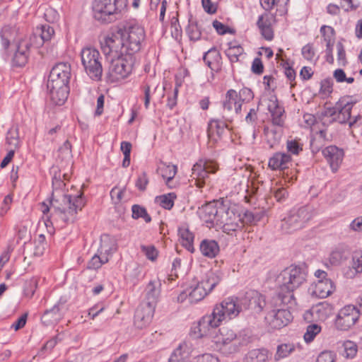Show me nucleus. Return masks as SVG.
<instances>
[{
  "instance_id": "obj_49",
  "label": "nucleus",
  "mask_w": 362,
  "mask_h": 362,
  "mask_svg": "<svg viewBox=\"0 0 362 362\" xmlns=\"http://www.w3.org/2000/svg\"><path fill=\"white\" fill-rule=\"evenodd\" d=\"M243 53V48L240 45L231 46L230 45L228 49L226 50V54L231 63L238 62L239 57Z\"/></svg>"
},
{
  "instance_id": "obj_31",
  "label": "nucleus",
  "mask_w": 362,
  "mask_h": 362,
  "mask_svg": "<svg viewBox=\"0 0 362 362\" xmlns=\"http://www.w3.org/2000/svg\"><path fill=\"white\" fill-rule=\"evenodd\" d=\"M199 250L202 255L208 258H214L219 252V245L214 240L204 239L199 245Z\"/></svg>"
},
{
  "instance_id": "obj_43",
  "label": "nucleus",
  "mask_w": 362,
  "mask_h": 362,
  "mask_svg": "<svg viewBox=\"0 0 362 362\" xmlns=\"http://www.w3.org/2000/svg\"><path fill=\"white\" fill-rule=\"evenodd\" d=\"M341 349V354L346 358H353L358 351L356 344L349 340L343 343Z\"/></svg>"
},
{
  "instance_id": "obj_34",
  "label": "nucleus",
  "mask_w": 362,
  "mask_h": 362,
  "mask_svg": "<svg viewBox=\"0 0 362 362\" xmlns=\"http://www.w3.org/2000/svg\"><path fill=\"white\" fill-rule=\"evenodd\" d=\"M226 223H242V219L239 215H237L233 209L224 205L220 211V217L217 226Z\"/></svg>"
},
{
  "instance_id": "obj_22",
  "label": "nucleus",
  "mask_w": 362,
  "mask_h": 362,
  "mask_svg": "<svg viewBox=\"0 0 362 362\" xmlns=\"http://www.w3.org/2000/svg\"><path fill=\"white\" fill-rule=\"evenodd\" d=\"M223 112L230 113L233 111L238 115L241 112L242 104L238 100V93L233 89L228 90L222 103Z\"/></svg>"
},
{
  "instance_id": "obj_40",
  "label": "nucleus",
  "mask_w": 362,
  "mask_h": 362,
  "mask_svg": "<svg viewBox=\"0 0 362 362\" xmlns=\"http://www.w3.org/2000/svg\"><path fill=\"white\" fill-rule=\"evenodd\" d=\"M349 251L342 247L335 248L329 255V262L332 265H339L348 259Z\"/></svg>"
},
{
  "instance_id": "obj_33",
  "label": "nucleus",
  "mask_w": 362,
  "mask_h": 362,
  "mask_svg": "<svg viewBox=\"0 0 362 362\" xmlns=\"http://www.w3.org/2000/svg\"><path fill=\"white\" fill-rule=\"evenodd\" d=\"M257 25L260 30L261 35L265 40H272L274 38V32L268 15L259 16Z\"/></svg>"
},
{
  "instance_id": "obj_15",
  "label": "nucleus",
  "mask_w": 362,
  "mask_h": 362,
  "mask_svg": "<svg viewBox=\"0 0 362 362\" xmlns=\"http://www.w3.org/2000/svg\"><path fill=\"white\" fill-rule=\"evenodd\" d=\"M293 319L292 314L287 309H277L269 312L265 321L272 329H281L286 326Z\"/></svg>"
},
{
  "instance_id": "obj_17",
  "label": "nucleus",
  "mask_w": 362,
  "mask_h": 362,
  "mask_svg": "<svg viewBox=\"0 0 362 362\" xmlns=\"http://www.w3.org/2000/svg\"><path fill=\"white\" fill-rule=\"evenodd\" d=\"M220 324L219 320L211 313L210 315L202 317L197 324L192 328V332L196 337L202 338L208 335L211 329L218 327Z\"/></svg>"
},
{
  "instance_id": "obj_20",
  "label": "nucleus",
  "mask_w": 362,
  "mask_h": 362,
  "mask_svg": "<svg viewBox=\"0 0 362 362\" xmlns=\"http://www.w3.org/2000/svg\"><path fill=\"white\" fill-rule=\"evenodd\" d=\"M291 155L284 152H276L269 159L268 166L272 170L284 171L292 166Z\"/></svg>"
},
{
  "instance_id": "obj_12",
  "label": "nucleus",
  "mask_w": 362,
  "mask_h": 362,
  "mask_svg": "<svg viewBox=\"0 0 362 362\" xmlns=\"http://www.w3.org/2000/svg\"><path fill=\"white\" fill-rule=\"evenodd\" d=\"M360 310L354 305H347L341 308L335 319L337 329L347 331L359 320Z\"/></svg>"
},
{
  "instance_id": "obj_45",
  "label": "nucleus",
  "mask_w": 362,
  "mask_h": 362,
  "mask_svg": "<svg viewBox=\"0 0 362 362\" xmlns=\"http://www.w3.org/2000/svg\"><path fill=\"white\" fill-rule=\"evenodd\" d=\"M295 350V345L293 344H282L277 346L276 353L274 356L276 361L286 358L290 355Z\"/></svg>"
},
{
  "instance_id": "obj_36",
  "label": "nucleus",
  "mask_w": 362,
  "mask_h": 362,
  "mask_svg": "<svg viewBox=\"0 0 362 362\" xmlns=\"http://www.w3.org/2000/svg\"><path fill=\"white\" fill-rule=\"evenodd\" d=\"M188 22L186 33L189 40L194 42L199 40L202 35V26L196 20L193 19L192 16L189 18Z\"/></svg>"
},
{
  "instance_id": "obj_11",
  "label": "nucleus",
  "mask_w": 362,
  "mask_h": 362,
  "mask_svg": "<svg viewBox=\"0 0 362 362\" xmlns=\"http://www.w3.org/2000/svg\"><path fill=\"white\" fill-rule=\"evenodd\" d=\"M218 169L216 162L211 160H199L192 169V182L199 188L205 185V180L209 173H215Z\"/></svg>"
},
{
  "instance_id": "obj_16",
  "label": "nucleus",
  "mask_w": 362,
  "mask_h": 362,
  "mask_svg": "<svg viewBox=\"0 0 362 362\" xmlns=\"http://www.w3.org/2000/svg\"><path fill=\"white\" fill-rule=\"evenodd\" d=\"M223 202L213 201L203 205L199 210L200 218L206 223L218 225L220 211L224 206Z\"/></svg>"
},
{
  "instance_id": "obj_53",
  "label": "nucleus",
  "mask_w": 362,
  "mask_h": 362,
  "mask_svg": "<svg viewBox=\"0 0 362 362\" xmlns=\"http://www.w3.org/2000/svg\"><path fill=\"white\" fill-rule=\"evenodd\" d=\"M238 96V100L240 102V104L243 105L244 103H249L254 98V93L250 88L244 87L239 90Z\"/></svg>"
},
{
  "instance_id": "obj_64",
  "label": "nucleus",
  "mask_w": 362,
  "mask_h": 362,
  "mask_svg": "<svg viewBox=\"0 0 362 362\" xmlns=\"http://www.w3.org/2000/svg\"><path fill=\"white\" fill-rule=\"evenodd\" d=\"M193 362H219V360L213 354H204L194 358Z\"/></svg>"
},
{
  "instance_id": "obj_28",
  "label": "nucleus",
  "mask_w": 362,
  "mask_h": 362,
  "mask_svg": "<svg viewBox=\"0 0 362 362\" xmlns=\"http://www.w3.org/2000/svg\"><path fill=\"white\" fill-rule=\"evenodd\" d=\"M283 127L273 126L272 127H265L264 133L266 136L267 142L269 145V148H273L279 144L282 135Z\"/></svg>"
},
{
  "instance_id": "obj_57",
  "label": "nucleus",
  "mask_w": 362,
  "mask_h": 362,
  "mask_svg": "<svg viewBox=\"0 0 362 362\" xmlns=\"http://www.w3.org/2000/svg\"><path fill=\"white\" fill-rule=\"evenodd\" d=\"M44 44V41L37 33L36 30L30 37V42L26 45V49L29 50L31 47L38 48Z\"/></svg>"
},
{
  "instance_id": "obj_26",
  "label": "nucleus",
  "mask_w": 362,
  "mask_h": 362,
  "mask_svg": "<svg viewBox=\"0 0 362 362\" xmlns=\"http://www.w3.org/2000/svg\"><path fill=\"white\" fill-rule=\"evenodd\" d=\"M334 291L333 282L330 279H320L315 283L313 295L320 298H325Z\"/></svg>"
},
{
  "instance_id": "obj_50",
  "label": "nucleus",
  "mask_w": 362,
  "mask_h": 362,
  "mask_svg": "<svg viewBox=\"0 0 362 362\" xmlns=\"http://www.w3.org/2000/svg\"><path fill=\"white\" fill-rule=\"evenodd\" d=\"M37 286V279L31 277L29 280H26L24 286V297L31 298Z\"/></svg>"
},
{
  "instance_id": "obj_32",
  "label": "nucleus",
  "mask_w": 362,
  "mask_h": 362,
  "mask_svg": "<svg viewBox=\"0 0 362 362\" xmlns=\"http://www.w3.org/2000/svg\"><path fill=\"white\" fill-rule=\"evenodd\" d=\"M178 235L180 239L182 245L189 252H194V247L193 245L194 235L189 231L188 227L182 226L178 228Z\"/></svg>"
},
{
  "instance_id": "obj_47",
  "label": "nucleus",
  "mask_w": 362,
  "mask_h": 362,
  "mask_svg": "<svg viewBox=\"0 0 362 362\" xmlns=\"http://www.w3.org/2000/svg\"><path fill=\"white\" fill-rule=\"evenodd\" d=\"M35 30L44 42L49 41L54 34V28L47 24L37 26Z\"/></svg>"
},
{
  "instance_id": "obj_27",
  "label": "nucleus",
  "mask_w": 362,
  "mask_h": 362,
  "mask_svg": "<svg viewBox=\"0 0 362 362\" xmlns=\"http://www.w3.org/2000/svg\"><path fill=\"white\" fill-rule=\"evenodd\" d=\"M203 59L211 70H218L222 64V58L219 51L212 47L205 52Z\"/></svg>"
},
{
  "instance_id": "obj_24",
  "label": "nucleus",
  "mask_w": 362,
  "mask_h": 362,
  "mask_svg": "<svg viewBox=\"0 0 362 362\" xmlns=\"http://www.w3.org/2000/svg\"><path fill=\"white\" fill-rule=\"evenodd\" d=\"M50 99L57 105H62L66 100L69 95L68 84L53 85V88H47Z\"/></svg>"
},
{
  "instance_id": "obj_18",
  "label": "nucleus",
  "mask_w": 362,
  "mask_h": 362,
  "mask_svg": "<svg viewBox=\"0 0 362 362\" xmlns=\"http://www.w3.org/2000/svg\"><path fill=\"white\" fill-rule=\"evenodd\" d=\"M155 307L141 303L134 314V325L138 329L146 327L151 322Z\"/></svg>"
},
{
  "instance_id": "obj_52",
  "label": "nucleus",
  "mask_w": 362,
  "mask_h": 362,
  "mask_svg": "<svg viewBox=\"0 0 362 362\" xmlns=\"http://www.w3.org/2000/svg\"><path fill=\"white\" fill-rule=\"evenodd\" d=\"M285 111L282 107L271 115V121L273 126L284 127L285 123Z\"/></svg>"
},
{
  "instance_id": "obj_6",
  "label": "nucleus",
  "mask_w": 362,
  "mask_h": 362,
  "mask_svg": "<svg viewBox=\"0 0 362 362\" xmlns=\"http://www.w3.org/2000/svg\"><path fill=\"white\" fill-rule=\"evenodd\" d=\"M219 281L218 276L211 274L206 280H203L196 286H190L181 292L177 296V300L182 303L188 300L189 303H196L202 300L211 292L218 284Z\"/></svg>"
},
{
  "instance_id": "obj_61",
  "label": "nucleus",
  "mask_w": 362,
  "mask_h": 362,
  "mask_svg": "<svg viewBox=\"0 0 362 362\" xmlns=\"http://www.w3.org/2000/svg\"><path fill=\"white\" fill-rule=\"evenodd\" d=\"M148 184V177L146 172H143L141 175H139L135 185L137 189L140 191H145L146 189V186Z\"/></svg>"
},
{
  "instance_id": "obj_30",
  "label": "nucleus",
  "mask_w": 362,
  "mask_h": 362,
  "mask_svg": "<svg viewBox=\"0 0 362 362\" xmlns=\"http://www.w3.org/2000/svg\"><path fill=\"white\" fill-rule=\"evenodd\" d=\"M62 318L59 305H54L50 310H46L41 317L43 325L45 326H52L56 325Z\"/></svg>"
},
{
  "instance_id": "obj_9",
  "label": "nucleus",
  "mask_w": 362,
  "mask_h": 362,
  "mask_svg": "<svg viewBox=\"0 0 362 362\" xmlns=\"http://www.w3.org/2000/svg\"><path fill=\"white\" fill-rule=\"evenodd\" d=\"M243 308L240 299L237 297H228L221 303L215 305L214 315L221 322L226 319L231 320L236 317L242 311Z\"/></svg>"
},
{
  "instance_id": "obj_29",
  "label": "nucleus",
  "mask_w": 362,
  "mask_h": 362,
  "mask_svg": "<svg viewBox=\"0 0 362 362\" xmlns=\"http://www.w3.org/2000/svg\"><path fill=\"white\" fill-rule=\"evenodd\" d=\"M190 354L191 348L186 342H182L171 354L169 362H186Z\"/></svg>"
},
{
  "instance_id": "obj_19",
  "label": "nucleus",
  "mask_w": 362,
  "mask_h": 362,
  "mask_svg": "<svg viewBox=\"0 0 362 362\" xmlns=\"http://www.w3.org/2000/svg\"><path fill=\"white\" fill-rule=\"evenodd\" d=\"M105 239H108L107 235L102 237L100 247L98 250L100 255L96 254L91 258L88 263V269H98L100 268L103 264L108 262L107 255L112 253V248L108 247Z\"/></svg>"
},
{
  "instance_id": "obj_38",
  "label": "nucleus",
  "mask_w": 362,
  "mask_h": 362,
  "mask_svg": "<svg viewBox=\"0 0 362 362\" xmlns=\"http://www.w3.org/2000/svg\"><path fill=\"white\" fill-rule=\"evenodd\" d=\"M281 228L283 232L290 233L302 228V227L300 226L299 222L296 221V218H294L290 210L286 216L281 220Z\"/></svg>"
},
{
  "instance_id": "obj_14",
  "label": "nucleus",
  "mask_w": 362,
  "mask_h": 362,
  "mask_svg": "<svg viewBox=\"0 0 362 362\" xmlns=\"http://www.w3.org/2000/svg\"><path fill=\"white\" fill-rule=\"evenodd\" d=\"M240 301L242 308L251 310L256 313H261L267 305L264 296L255 290L247 291Z\"/></svg>"
},
{
  "instance_id": "obj_5",
  "label": "nucleus",
  "mask_w": 362,
  "mask_h": 362,
  "mask_svg": "<svg viewBox=\"0 0 362 362\" xmlns=\"http://www.w3.org/2000/svg\"><path fill=\"white\" fill-rule=\"evenodd\" d=\"M128 6V0H94V18L103 23L111 22L115 15L122 13Z\"/></svg>"
},
{
  "instance_id": "obj_54",
  "label": "nucleus",
  "mask_w": 362,
  "mask_h": 362,
  "mask_svg": "<svg viewBox=\"0 0 362 362\" xmlns=\"http://www.w3.org/2000/svg\"><path fill=\"white\" fill-rule=\"evenodd\" d=\"M287 151L293 154L298 155L303 151V144L296 139L288 140L286 142Z\"/></svg>"
},
{
  "instance_id": "obj_37",
  "label": "nucleus",
  "mask_w": 362,
  "mask_h": 362,
  "mask_svg": "<svg viewBox=\"0 0 362 362\" xmlns=\"http://www.w3.org/2000/svg\"><path fill=\"white\" fill-rule=\"evenodd\" d=\"M227 128L228 125L225 122L218 119H212L208 124V136L211 138L214 134H216L218 138H221Z\"/></svg>"
},
{
  "instance_id": "obj_8",
  "label": "nucleus",
  "mask_w": 362,
  "mask_h": 362,
  "mask_svg": "<svg viewBox=\"0 0 362 362\" xmlns=\"http://www.w3.org/2000/svg\"><path fill=\"white\" fill-rule=\"evenodd\" d=\"M81 62L86 73L93 81H99L103 75L102 57L99 51L93 47H86L81 52Z\"/></svg>"
},
{
  "instance_id": "obj_10",
  "label": "nucleus",
  "mask_w": 362,
  "mask_h": 362,
  "mask_svg": "<svg viewBox=\"0 0 362 362\" xmlns=\"http://www.w3.org/2000/svg\"><path fill=\"white\" fill-rule=\"evenodd\" d=\"M221 337L218 339L220 350L223 354H230L237 352L243 345V340L240 335L227 327L220 329Z\"/></svg>"
},
{
  "instance_id": "obj_25",
  "label": "nucleus",
  "mask_w": 362,
  "mask_h": 362,
  "mask_svg": "<svg viewBox=\"0 0 362 362\" xmlns=\"http://www.w3.org/2000/svg\"><path fill=\"white\" fill-rule=\"evenodd\" d=\"M333 306L327 301L319 303L312 307V315L319 321H325L332 313Z\"/></svg>"
},
{
  "instance_id": "obj_42",
  "label": "nucleus",
  "mask_w": 362,
  "mask_h": 362,
  "mask_svg": "<svg viewBox=\"0 0 362 362\" xmlns=\"http://www.w3.org/2000/svg\"><path fill=\"white\" fill-rule=\"evenodd\" d=\"M264 216V211H246L244 214L242 219V223H245L246 224H256L259 222Z\"/></svg>"
},
{
  "instance_id": "obj_3",
  "label": "nucleus",
  "mask_w": 362,
  "mask_h": 362,
  "mask_svg": "<svg viewBox=\"0 0 362 362\" xmlns=\"http://www.w3.org/2000/svg\"><path fill=\"white\" fill-rule=\"evenodd\" d=\"M145 31L143 27L134 24L128 26L124 30L119 29L105 40V43L112 46V48L119 49L127 54L134 55L141 50L142 43L145 40Z\"/></svg>"
},
{
  "instance_id": "obj_13",
  "label": "nucleus",
  "mask_w": 362,
  "mask_h": 362,
  "mask_svg": "<svg viewBox=\"0 0 362 362\" xmlns=\"http://www.w3.org/2000/svg\"><path fill=\"white\" fill-rule=\"evenodd\" d=\"M70 76V64L66 62L59 63L50 71L47 88H53V85L69 84Z\"/></svg>"
},
{
  "instance_id": "obj_48",
  "label": "nucleus",
  "mask_w": 362,
  "mask_h": 362,
  "mask_svg": "<svg viewBox=\"0 0 362 362\" xmlns=\"http://www.w3.org/2000/svg\"><path fill=\"white\" fill-rule=\"evenodd\" d=\"M316 136L317 138H314L310 141V146L313 152H318L320 151L323 145L322 142L327 139V132L324 129L320 130L316 133Z\"/></svg>"
},
{
  "instance_id": "obj_59",
  "label": "nucleus",
  "mask_w": 362,
  "mask_h": 362,
  "mask_svg": "<svg viewBox=\"0 0 362 362\" xmlns=\"http://www.w3.org/2000/svg\"><path fill=\"white\" fill-rule=\"evenodd\" d=\"M282 107H283L279 105L277 97L275 95H272L269 98L267 103V110L271 114V115L274 114L276 111L279 110V109H281Z\"/></svg>"
},
{
  "instance_id": "obj_62",
  "label": "nucleus",
  "mask_w": 362,
  "mask_h": 362,
  "mask_svg": "<svg viewBox=\"0 0 362 362\" xmlns=\"http://www.w3.org/2000/svg\"><path fill=\"white\" fill-rule=\"evenodd\" d=\"M301 53L303 57L308 61H312L315 54L313 46L310 43L303 47Z\"/></svg>"
},
{
  "instance_id": "obj_41",
  "label": "nucleus",
  "mask_w": 362,
  "mask_h": 362,
  "mask_svg": "<svg viewBox=\"0 0 362 362\" xmlns=\"http://www.w3.org/2000/svg\"><path fill=\"white\" fill-rule=\"evenodd\" d=\"M268 351L266 349H253L248 352L246 362H267Z\"/></svg>"
},
{
  "instance_id": "obj_35",
  "label": "nucleus",
  "mask_w": 362,
  "mask_h": 362,
  "mask_svg": "<svg viewBox=\"0 0 362 362\" xmlns=\"http://www.w3.org/2000/svg\"><path fill=\"white\" fill-rule=\"evenodd\" d=\"M296 221L299 222L303 228L305 224L313 217V212L310 206H304L299 208H294L291 210Z\"/></svg>"
},
{
  "instance_id": "obj_23",
  "label": "nucleus",
  "mask_w": 362,
  "mask_h": 362,
  "mask_svg": "<svg viewBox=\"0 0 362 362\" xmlns=\"http://www.w3.org/2000/svg\"><path fill=\"white\" fill-rule=\"evenodd\" d=\"M160 281L159 279L151 280L146 287V299L142 303L155 307L160 296Z\"/></svg>"
},
{
  "instance_id": "obj_56",
  "label": "nucleus",
  "mask_w": 362,
  "mask_h": 362,
  "mask_svg": "<svg viewBox=\"0 0 362 362\" xmlns=\"http://www.w3.org/2000/svg\"><path fill=\"white\" fill-rule=\"evenodd\" d=\"M352 267L356 273L362 272V251H356L352 257Z\"/></svg>"
},
{
  "instance_id": "obj_7",
  "label": "nucleus",
  "mask_w": 362,
  "mask_h": 362,
  "mask_svg": "<svg viewBox=\"0 0 362 362\" xmlns=\"http://www.w3.org/2000/svg\"><path fill=\"white\" fill-rule=\"evenodd\" d=\"M354 105V103L342 98L333 107H325L322 115L325 117H332V122H335L340 124L349 122V127H351L356 123L358 119H361V117L358 115L351 120V112Z\"/></svg>"
},
{
  "instance_id": "obj_1",
  "label": "nucleus",
  "mask_w": 362,
  "mask_h": 362,
  "mask_svg": "<svg viewBox=\"0 0 362 362\" xmlns=\"http://www.w3.org/2000/svg\"><path fill=\"white\" fill-rule=\"evenodd\" d=\"M66 184L61 179L60 173L55 174L52 177V193L49 206L42 203L41 211L46 216L45 223L58 224L63 227L69 222L73 221L78 211H81L86 205L83 193L80 192L76 195L65 193L63 188Z\"/></svg>"
},
{
  "instance_id": "obj_46",
  "label": "nucleus",
  "mask_w": 362,
  "mask_h": 362,
  "mask_svg": "<svg viewBox=\"0 0 362 362\" xmlns=\"http://www.w3.org/2000/svg\"><path fill=\"white\" fill-rule=\"evenodd\" d=\"M176 199L175 193H168L156 197L160 206L165 209L170 210L174 206V201Z\"/></svg>"
},
{
  "instance_id": "obj_60",
  "label": "nucleus",
  "mask_w": 362,
  "mask_h": 362,
  "mask_svg": "<svg viewBox=\"0 0 362 362\" xmlns=\"http://www.w3.org/2000/svg\"><path fill=\"white\" fill-rule=\"evenodd\" d=\"M220 226L222 227L223 232L228 235H233V233L241 228L242 223H222Z\"/></svg>"
},
{
  "instance_id": "obj_51",
  "label": "nucleus",
  "mask_w": 362,
  "mask_h": 362,
  "mask_svg": "<svg viewBox=\"0 0 362 362\" xmlns=\"http://www.w3.org/2000/svg\"><path fill=\"white\" fill-rule=\"evenodd\" d=\"M321 331V327L316 324H312L308 326L305 333L304 334V339L306 342L312 341L315 336Z\"/></svg>"
},
{
  "instance_id": "obj_21",
  "label": "nucleus",
  "mask_w": 362,
  "mask_h": 362,
  "mask_svg": "<svg viewBox=\"0 0 362 362\" xmlns=\"http://www.w3.org/2000/svg\"><path fill=\"white\" fill-rule=\"evenodd\" d=\"M322 154L333 172H336L341 165L343 158L344 151L336 146H329L323 149Z\"/></svg>"
},
{
  "instance_id": "obj_2",
  "label": "nucleus",
  "mask_w": 362,
  "mask_h": 362,
  "mask_svg": "<svg viewBox=\"0 0 362 362\" xmlns=\"http://www.w3.org/2000/svg\"><path fill=\"white\" fill-rule=\"evenodd\" d=\"M101 48L110 64L107 73L110 82H118L132 74L136 62L134 55L112 48L111 45L105 42L101 44Z\"/></svg>"
},
{
  "instance_id": "obj_4",
  "label": "nucleus",
  "mask_w": 362,
  "mask_h": 362,
  "mask_svg": "<svg viewBox=\"0 0 362 362\" xmlns=\"http://www.w3.org/2000/svg\"><path fill=\"white\" fill-rule=\"evenodd\" d=\"M307 274L304 268L291 265L284 269L279 276V291L273 298L276 302L288 304L293 299V291L299 288L306 280Z\"/></svg>"
},
{
  "instance_id": "obj_63",
  "label": "nucleus",
  "mask_w": 362,
  "mask_h": 362,
  "mask_svg": "<svg viewBox=\"0 0 362 362\" xmlns=\"http://www.w3.org/2000/svg\"><path fill=\"white\" fill-rule=\"evenodd\" d=\"M316 362H335V356L332 351H322L317 356Z\"/></svg>"
},
{
  "instance_id": "obj_55",
  "label": "nucleus",
  "mask_w": 362,
  "mask_h": 362,
  "mask_svg": "<svg viewBox=\"0 0 362 362\" xmlns=\"http://www.w3.org/2000/svg\"><path fill=\"white\" fill-rule=\"evenodd\" d=\"M212 25L217 33L219 35H223L226 33L233 34L235 33L233 29L229 28L228 26L224 25L217 20L214 21Z\"/></svg>"
},
{
  "instance_id": "obj_39",
  "label": "nucleus",
  "mask_w": 362,
  "mask_h": 362,
  "mask_svg": "<svg viewBox=\"0 0 362 362\" xmlns=\"http://www.w3.org/2000/svg\"><path fill=\"white\" fill-rule=\"evenodd\" d=\"M177 170V168L176 165L167 164L163 162H160L157 168L158 173L165 180L167 185H169L170 182L174 178Z\"/></svg>"
},
{
  "instance_id": "obj_44",
  "label": "nucleus",
  "mask_w": 362,
  "mask_h": 362,
  "mask_svg": "<svg viewBox=\"0 0 362 362\" xmlns=\"http://www.w3.org/2000/svg\"><path fill=\"white\" fill-rule=\"evenodd\" d=\"M132 217L135 220L141 218L147 223L151 221L150 215L148 214L146 209L144 206H141L139 204H134L132 206Z\"/></svg>"
},
{
  "instance_id": "obj_58",
  "label": "nucleus",
  "mask_w": 362,
  "mask_h": 362,
  "mask_svg": "<svg viewBox=\"0 0 362 362\" xmlns=\"http://www.w3.org/2000/svg\"><path fill=\"white\" fill-rule=\"evenodd\" d=\"M141 249L142 252L146 255V257L151 260H155L158 257V251L155 246L153 245H141Z\"/></svg>"
}]
</instances>
